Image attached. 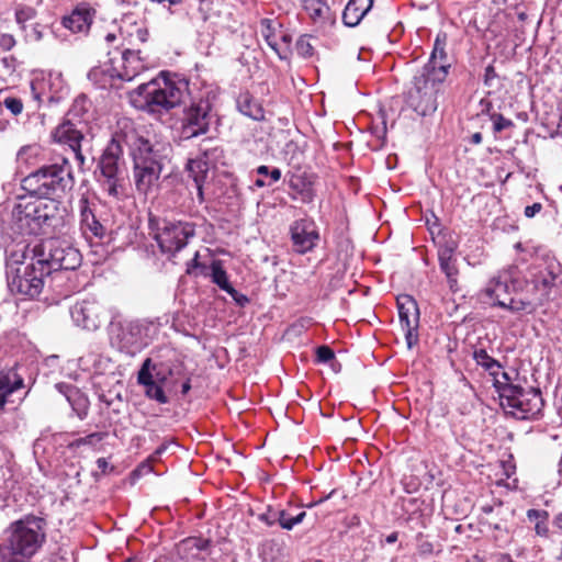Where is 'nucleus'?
Returning <instances> with one entry per match:
<instances>
[{
    "label": "nucleus",
    "mask_w": 562,
    "mask_h": 562,
    "mask_svg": "<svg viewBox=\"0 0 562 562\" xmlns=\"http://www.w3.org/2000/svg\"><path fill=\"white\" fill-rule=\"evenodd\" d=\"M126 144L133 159L135 187L138 192L146 194L158 184L170 148L138 132L132 133L126 138Z\"/></svg>",
    "instance_id": "f257e3e1"
},
{
    "label": "nucleus",
    "mask_w": 562,
    "mask_h": 562,
    "mask_svg": "<svg viewBox=\"0 0 562 562\" xmlns=\"http://www.w3.org/2000/svg\"><path fill=\"white\" fill-rule=\"evenodd\" d=\"M45 521L26 516L12 524L0 537V562H29L46 539Z\"/></svg>",
    "instance_id": "f03ea898"
},
{
    "label": "nucleus",
    "mask_w": 562,
    "mask_h": 562,
    "mask_svg": "<svg viewBox=\"0 0 562 562\" xmlns=\"http://www.w3.org/2000/svg\"><path fill=\"white\" fill-rule=\"evenodd\" d=\"M65 213L59 201H20L12 210L11 224L21 235L49 234L63 226Z\"/></svg>",
    "instance_id": "7ed1b4c3"
},
{
    "label": "nucleus",
    "mask_w": 562,
    "mask_h": 562,
    "mask_svg": "<svg viewBox=\"0 0 562 562\" xmlns=\"http://www.w3.org/2000/svg\"><path fill=\"white\" fill-rule=\"evenodd\" d=\"M74 186L72 167L65 157L31 172L21 182L22 189L30 195L44 201L61 199Z\"/></svg>",
    "instance_id": "20e7f679"
},
{
    "label": "nucleus",
    "mask_w": 562,
    "mask_h": 562,
    "mask_svg": "<svg viewBox=\"0 0 562 562\" xmlns=\"http://www.w3.org/2000/svg\"><path fill=\"white\" fill-rule=\"evenodd\" d=\"M45 268L35 262L33 254H11L5 265L8 288L12 294L35 299L44 288L48 277Z\"/></svg>",
    "instance_id": "39448f33"
},
{
    "label": "nucleus",
    "mask_w": 562,
    "mask_h": 562,
    "mask_svg": "<svg viewBox=\"0 0 562 562\" xmlns=\"http://www.w3.org/2000/svg\"><path fill=\"white\" fill-rule=\"evenodd\" d=\"M130 135L115 134L106 144L97 165V180L111 196H119L125 180V160L123 145Z\"/></svg>",
    "instance_id": "423d86ee"
},
{
    "label": "nucleus",
    "mask_w": 562,
    "mask_h": 562,
    "mask_svg": "<svg viewBox=\"0 0 562 562\" xmlns=\"http://www.w3.org/2000/svg\"><path fill=\"white\" fill-rule=\"evenodd\" d=\"M148 228L161 254L169 258L181 251L195 236V224L189 221H170L149 216Z\"/></svg>",
    "instance_id": "0eeeda50"
},
{
    "label": "nucleus",
    "mask_w": 562,
    "mask_h": 562,
    "mask_svg": "<svg viewBox=\"0 0 562 562\" xmlns=\"http://www.w3.org/2000/svg\"><path fill=\"white\" fill-rule=\"evenodd\" d=\"M86 104L87 99L85 97L76 99L63 122L53 132L54 139L68 145L79 165L85 164L81 142L89 132V120L85 117L88 112Z\"/></svg>",
    "instance_id": "6e6552de"
},
{
    "label": "nucleus",
    "mask_w": 562,
    "mask_h": 562,
    "mask_svg": "<svg viewBox=\"0 0 562 562\" xmlns=\"http://www.w3.org/2000/svg\"><path fill=\"white\" fill-rule=\"evenodd\" d=\"M31 254L45 268L47 276L58 270H75L81 265V254L66 240L49 238L35 245Z\"/></svg>",
    "instance_id": "1a4fd4ad"
},
{
    "label": "nucleus",
    "mask_w": 562,
    "mask_h": 562,
    "mask_svg": "<svg viewBox=\"0 0 562 562\" xmlns=\"http://www.w3.org/2000/svg\"><path fill=\"white\" fill-rule=\"evenodd\" d=\"M445 80V71L440 68L432 74L422 71L416 75L407 92V106L420 116L435 113L438 108L437 95Z\"/></svg>",
    "instance_id": "9d476101"
},
{
    "label": "nucleus",
    "mask_w": 562,
    "mask_h": 562,
    "mask_svg": "<svg viewBox=\"0 0 562 562\" xmlns=\"http://www.w3.org/2000/svg\"><path fill=\"white\" fill-rule=\"evenodd\" d=\"M501 390V405L507 415L524 420L536 418L542 412L544 402L539 389L505 385Z\"/></svg>",
    "instance_id": "9b49d317"
},
{
    "label": "nucleus",
    "mask_w": 562,
    "mask_h": 562,
    "mask_svg": "<svg viewBox=\"0 0 562 562\" xmlns=\"http://www.w3.org/2000/svg\"><path fill=\"white\" fill-rule=\"evenodd\" d=\"M212 121V104L206 99H200L184 108L181 117L180 135L183 139H191L206 134Z\"/></svg>",
    "instance_id": "f8f14e48"
},
{
    "label": "nucleus",
    "mask_w": 562,
    "mask_h": 562,
    "mask_svg": "<svg viewBox=\"0 0 562 562\" xmlns=\"http://www.w3.org/2000/svg\"><path fill=\"white\" fill-rule=\"evenodd\" d=\"M74 323L87 330H97L108 319L106 308L95 299H87L70 307Z\"/></svg>",
    "instance_id": "ddd939ff"
},
{
    "label": "nucleus",
    "mask_w": 562,
    "mask_h": 562,
    "mask_svg": "<svg viewBox=\"0 0 562 562\" xmlns=\"http://www.w3.org/2000/svg\"><path fill=\"white\" fill-rule=\"evenodd\" d=\"M396 303L406 344L412 349L418 342L419 307L416 300L408 294L398 295Z\"/></svg>",
    "instance_id": "4468645a"
},
{
    "label": "nucleus",
    "mask_w": 562,
    "mask_h": 562,
    "mask_svg": "<svg viewBox=\"0 0 562 562\" xmlns=\"http://www.w3.org/2000/svg\"><path fill=\"white\" fill-rule=\"evenodd\" d=\"M292 248L296 254L304 255L312 251L319 241V232L313 220L301 218L290 226Z\"/></svg>",
    "instance_id": "2eb2a0df"
},
{
    "label": "nucleus",
    "mask_w": 562,
    "mask_h": 562,
    "mask_svg": "<svg viewBox=\"0 0 562 562\" xmlns=\"http://www.w3.org/2000/svg\"><path fill=\"white\" fill-rule=\"evenodd\" d=\"M560 283H562V266L554 260L549 261L532 280L536 294L544 303L550 300L552 290Z\"/></svg>",
    "instance_id": "dca6fc26"
},
{
    "label": "nucleus",
    "mask_w": 562,
    "mask_h": 562,
    "mask_svg": "<svg viewBox=\"0 0 562 562\" xmlns=\"http://www.w3.org/2000/svg\"><path fill=\"white\" fill-rule=\"evenodd\" d=\"M142 329L138 322L119 323L115 326L112 340L121 351L134 355L142 346Z\"/></svg>",
    "instance_id": "f3484780"
},
{
    "label": "nucleus",
    "mask_w": 562,
    "mask_h": 562,
    "mask_svg": "<svg viewBox=\"0 0 562 562\" xmlns=\"http://www.w3.org/2000/svg\"><path fill=\"white\" fill-rule=\"evenodd\" d=\"M133 95L143 99L138 104L140 108L146 106L150 111L169 110L165 87H160L156 80L139 85L131 94L132 98Z\"/></svg>",
    "instance_id": "a211bd4d"
},
{
    "label": "nucleus",
    "mask_w": 562,
    "mask_h": 562,
    "mask_svg": "<svg viewBox=\"0 0 562 562\" xmlns=\"http://www.w3.org/2000/svg\"><path fill=\"white\" fill-rule=\"evenodd\" d=\"M56 390L63 394L69 405L71 406L74 413L78 416L80 420H83L88 416L90 401L88 396L81 392L76 385L69 383H57Z\"/></svg>",
    "instance_id": "6ab92c4d"
},
{
    "label": "nucleus",
    "mask_w": 562,
    "mask_h": 562,
    "mask_svg": "<svg viewBox=\"0 0 562 562\" xmlns=\"http://www.w3.org/2000/svg\"><path fill=\"white\" fill-rule=\"evenodd\" d=\"M150 358L145 359L143 362L138 374H137V382L138 384L144 386L145 395L150 398L155 400L159 404H166L168 403V397L166 396L162 385L158 384L157 381L153 380V376L150 375Z\"/></svg>",
    "instance_id": "aec40b11"
},
{
    "label": "nucleus",
    "mask_w": 562,
    "mask_h": 562,
    "mask_svg": "<svg viewBox=\"0 0 562 562\" xmlns=\"http://www.w3.org/2000/svg\"><path fill=\"white\" fill-rule=\"evenodd\" d=\"M291 189V198L300 200L302 203H312L315 199L314 182L306 173H293L288 181Z\"/></svg>",
    "instance_id": "412c9836"
},
{
    "label": "nucleus",
    "mask_w": 562,
    "mask_h": 562,
    "mask_svg": "<svg viewBox=\"0 0 562 562\" xmlns=\"http://www.w3.org/2000/svg\"><path fill=\"white\" fill-rule=\"evenodd\" d=\"M80 210V226L85 234L90 233L91 236L103 238L106 234V228L99 222L95 214L89 205L88 198L82 196L79 200Z\"/></svg>",
    "instance_id": "4be33fe9"
},
{
    "label": "nucleus",
    "mask_w": 562,
    "mask_h": 562,
    "mask_svg": "<svg viewBox=\"0 0 562 562\" xmlns=\"http://www.w3.org/2000/svg\"><path fill=\"white\" fill-rule=\"evenodd\" d=\"M122 64L121 74L119 72V80L132 81L145 68L139 52L132 49H124L119 54V60Z\"/></svg>",
    "instance_id": "5701e85b"
},
{
    "label": "nucleus",
    "mask_w": 562,
    "mask_h": 562,
    "mask_svg": "<svg viewBox=\"0 0 562 562\" xmlns=\"http://www.w3.org/2000/svg\"><path fill=\"white\" fill-rule=\"evenodd\" d=\"M23 386L24 381L14 369L0 371V409H3L7 403H13L11 396Z\"/></svg>",
    "instance_id": "b1692460"
},
{
    "label": "nucleus",
    "mask_w": 562,
    "mask_h": 562,
    "mask_svg": "<svg viewBox=\"0 0 562 562\" xmlns=\"http://www.w3.org/2000/svg\"><path fill=\"white\" fill-rule=\"evenodd\" d=\"M446 44H447V35L438 34L434 49L431 52L430 58L428 63L424 66L422 71L432 74L439 68L445 71V78L448 76V69L450 65L447 63V53H446Z\"/></svg>",
    "instance_id": "393cba45"
},
{
    "label": "nucleus",
    "mask_w": 562,
    "mask_h": 562,
    "mask_svg": "<svg viewBox=\"0 0 562 562\" xmlns=\"http://www.w3.org/2000/svg\"><path fill=\"white\" fill-rule=\"evenodd\" d=\"M88 79L99 88L105 89L108 87H115V80H119V72L116 69L109 65L108 60L99 66L92 67L88 75Z\"/></svg>",
    "instance_id": "a878e982"
},
{
    "label": "nucleus",
    "mask_w": 562,
    "mask_h": 562,
    "mask_svg": "<svg viewBox=\"0 0 562 562\" xmlns=\"http://www.w3.org/2000/svg\"><path fill=\"white\" fill-rule=\"evenodd\" d=\"M92 23V12L90 8L78 7L70 15L63 19V25L74 33L87 32Z\"/></svg>",
    "instance_id": "bb28decb"
},
{
    "label": "nucleus",
    "mask_w": 562,
    "mask_h": 562,
    "mask_svg": "<svg viewBox=\"0 0 562 562\" xmlns=\"http://www.w3.org/2000/svg\"><path fill=\"white\" fill-rule=\"evenodd\" d=\"M372 5L373 0H349L342 12V22L347 26H357Z\"/></svg>",
    "instance_id": "cd10ccee"
},
{
    "label": "nucleus",
    "mask_w": 562,
    "mask_h": 562,
    "mask_svg": "<svg viewBox=\"0 0 562 562\" xmlns=\"http://www.w3.org/2000/svg\"><path fill=\"white\" fill-rule=\"evenodd\" d=\"M514 290L515 285L513 282L507 279L494 278L486 285L484 293L494 300V305L499 306V302H508V297H513L512 293Z\"/></svg>",
    "instance_id": "c85d7f7f"
},
{
    "label": "nucleus",
    "mask_w": 562,
    "mask_h": 562,
    "mask_svg": "<svg viewBox=\"0 0 562 562\" xmlns=\"http://www.w3.org/2000/svg\"><path fill=\"white\" fill-rule=\"evenodd\" d=\"M238 111L255 121L265 119V111L260 102H258L248 91H243L236 99Z\"/></svg>",
    "instance_id": "c756f323"
},
{
    "label": "nucleus",
    "mask_w": 562,
    "mask_h": 562,
    "mask_svg": "<svg viewBox=\"0 0 562 562\" xmlns=\"http://www.w3.org/2000/svg\"><path fill=\"white\" fill-rule=\"evenodd\" d=\"M224 157L223 148L217 144V140L214 138H204L199 145V156L198 158L202 160V162L210 168V166H215L220 162Z\"/></svg>",
    "instance_id": "7c9ffc66"
},
{
    "label": "nucleus",
    "mask_w": 562,
    "mask_h": 562,
    "mask_svg": "<svg viewBox=\"0 0 562 562\" xmlns=\"http://www.w3.org/2000/svg\"><path fill=\"white\" fill-rule=\"evenodd\" d=\"M543 304L544 302L536 294L533 297H508V302H499V307L508 310L512 313L525 312L532 314Z\"/></svg>",
    "instance_id": "2f4dec72"
},
{
    "label": "nucleus",
    "mask_w": 562,
    "mask_h": 562,
    "mask_svg": "<svg viewBox=\"0 0 562 562\" xmlns=\"http://www.w3.org/2000/svg\"><path fill=\"white\" fill-rule=\"evenodd\" d=\"M473 359L477 366L486 370L493 378H496V375L499 373V370L503 368L502 364L496 359L491 357L483 348L474 350Z\"/></svg>",
    "instance_id": "473e14b6"
},
{
    "label": "nucleus",
    "mask_w": 562,
    "mask_h": 562,
    "mask_svg": "<svg viewBox=\"0 0 562 562\" xmlns=\"http://www.w3.org/2000/svg\"><path fill=\"white\" fill-rule=\"evenodd\" d=\"M527 518L529 521L535 522V532L537 536L540 537H548L549 536V527H548V520H549V513L544 509H528L527 510Z\"/></svg>",
    "instance_id": "72a5a7b5"
},
{
    "label": "nucleus",
    "mask_w": 562,
    "mask_h": 562,
    "mask_svg": "<svg viewBox=\"0 0 562 562\" xmlns=\"http://www.w3.org/2000/svg\"><path fill=\"white\" fill-rule=\"evenodd\" d=\"M440 270L445 273L447 278L448 285L452 292H457L458 289V276L459 269L457 267V259L453 258H443L439 259Z\"/></svg>",
    "instance_id": "f704fd0d"
},
{
    "label": "nucleus",
    "mask_w": 562,
    "mask_h": 562,
    "mask_svg": "<svg viewBox=\"0 0 562 562\" xmlns=\"http://www.w3.org/2000/svg\"><path fill=\"white\" fill-rule=\"evenodd\" d=\"M211 277L212 282L215 283L221 290L229 291L232 284L228 281V277L226 271L224 270L222 262L220 260H215L211 265Z\"/></svg>",
    "instance_id": "c9c22d12"
},
{
    "label": "nucleus",
    "mask_w": 562,
    "mask_h": 562,
    "mask_svg": "<svg viewBox=\"0 0 562 562\" xmlns=\"http://www.w3.org/2000/svg\"><path fill=\"white\" fill-rule=\"evenodd\" d=\"M108 437L106 431H97L91 432L85 437L77 438L72 440L69 445V449H77L81 446H89L91 448H95L103 439Z\"/></svg>",
    "instance_id": "e433bc0d"
},
{
    "label": "nucleus",
    "mask_w": 562,
    "mask_h": 562,
    "mask_svg": "<svg viewBox=\"0 0 562 562\" xmlns=\"http://www.w3.org/2000/svg\"><path fill=\"white\" fill-rule=\"evenodd\" d=\"M312 19L323 18L328 10L324 0H299Z\"/></svg>",
    "instance_id": "4c0bfd02"
},
{
    "label": "nucleus",
    "mask_w": 562,
    "mask_h": 562,
    "mask_svg": "<svg viewBox=\"0 0 562 562\" xmlns=\"http://www.w3.org/2000/svg\"><path fill=\"white\" fill-rule=\"evenodd\" d=\"M164 87L168 100L169 109H172L181 103L183 91L178 88L173 82L164 80Z\"/></svg>",
    "instance_id": "58836bf2"
},
{
    "label": "nucleus",
    "mask_w": 562,
    "mask_h": 562,
    "mask_svg": "<svg viewBox=\"0 0 562 562\" xmlns=\"http://www.w3.org/2000/svg\"><path fill=\"white\" fill-rule=\"evenodd\" d=\"M310 35H302L295 43V50L299 56L303 58H310L314 55V47L311 43Z\"/></svg>",
    "instance_id": "ea45409f"
},
{
    "label": "nucleus",
    "mask_w": 562,
    "mask_h": 562,
    "mask_svg": "<svg viewBox=\"0 0 562 562\" xmlns=\"http://www.w3.org/2000/svg\"><path fill=\"white\" fill-rule=\"evenodd\" d=\"M457 248L458 244L453 238H445L442 241L439 243L438 260L443 258H453Z\"/></svg>",
    "instance_id": "a19ab883"
},
{
    "label": "nucleus",
    "mask_w": 562,
    "mask_h": 562,
    "mask_svg": "<svg viewBox=\"0 0 562 562\" xmlns=\"http://www.w3.org/2000/svg\"><path fill=\"white\" fill-rule=\"evenodd\" d=\"M316 361L318 363H330V366H340V363L337 362L335 358V352L333 351V349L326 345L316 348Z\"/></svg>",
    "instance_id": "79ce46f5"
},
{
    "label": "nucleus",
    "mask_w": 562,
    "mask_h": 562,
    "mask_svg": "<svg viewBox=\"0 0 562 562\" xmlns=\"http://www.w3.org/2000/svg\"><path fill=\"white\" fill-rule=\"evenodd\" d=\"M187 170L189 172V176L195 182V177L199 175L200 171H201V176H203V180H205L209 168L202 162L201 159H199L196 157L194 159L189 160V162L187 165Z\"/></svg>",
    "instance_id": "37998d69"
},
{
    "label": "nucleus",
    "mask_w": 562,
    "mask_h": 562,
    "mask_svg": "<svg viewBox=\"0 0 562 562\" xmlns=\"http://www.w3.org/2000/svg\"><path fill=\"white\" fill-rule=\"evenodd\" d=\"M40 147L37 145H26L23 146L16 155L18 161L24 164H31L32 159H35L40 154Z\"/></svg>",
    "instance_id": "c03bdc74"
},
{
    "label": "nucleus",
    "mask_w": 562,
    "mask_h": 562,
    "mask_svg": "<svg viewBox=\"0 0 562 562\" xmlns=\"http://www.w3.org/2000/svg\"><path fill=\"white\" fill-rule=\"evenodd\" d=\"M36 16V10L29 5H20L15 10V21L18 24L24 29L25 22L34 19Z\"/></svg>",
    "instance_id": "a18cd8bd"
},
{
    "label": "nucleus",
    "mask_w": 562,
    "mask_h": 562,
    "mask_svg": "<svg viewBox=\"0 0 562 562\" xmlns=\"http://www.w3.org/2000/svg\"><path fill=\"white\" fill-rule=\"evenodd\" d=\"M490 119L493 121V132L495 134H498L502 131L514 126V122L509 119H506L501 113L493 112L490 114Z\"/></svg>",
    "instance_id": "49530a36"
},
{
    "label": "nucleus",
    "mask_w": 562,
    "mask_h": 562,
    "mask_svg": "<svg viewBox=\"0 0 562 562\" xmlns=\"http://www.w3.org/2000/svg\"><path fill=\"white\" fill-rule=\"evenodd\" d=\"M483 82L484 86L491 89H498L501 87L498 75L493 65H488L485 68Z\"/></svg>",
    "instance_id": "de8ad7c7"
},
{
    "label": "nucleus",
    "mask_w": 562,
    "mask_h": 562,
    "mask_svg": "<svg viewBox=\"0 0 562 562\" xmlns=\"http://www.w3.org/2000/svg\"><path fill=\"white\" fill-rule=\"evenodd\" d=\"M279 508H274L272 506H268L266 512L258 515V519L265 522L267 526H273L278 524L279 519Z\"/></svg>",
    "instance_id": "09e8293b"
},
{
    "label": "nucleus",
    "mask_w": 562,
    "mask_h": 562,
    "mask_svg": "<svg viewBox=\"0 0 562 562\" xmlns=\"http://www.w3.org/2000/svg\"><path fill=\"white\" fill-rule=\"evenodd\" d=\"M150 375L153 376L154 381H157L158 384L162 385L167 379L168 375L171 373L170 370H162L158 364L154 363L150 360Z\"/></svg>",
    "instance_id": "8fccbe9b"
},
{
    "label": "nucleus",
    "mask_w": 562,
    "mask_h": 562,
    "mask_svg": "<svg viewBox=\"0 0 562 562\" xmlns=\"http://www.w3.org/2000/svg\"><path fill=\"white\" fill-rule=\"evenodd\" d=\"M278 524L282 529L292 530L295 527L293 514L288 509H280Z\"/></svg>",
    "instance_id": "3c124183"
},
{
    "label": "nucleus",
    "mask_w": 562,
    "mask_h": 562,
    "mask_svg": "<svg viewBox=\"0 0 562 562\" xmlns=\"http://www.w3.org/2000/svg\"><path fill=\"white\" fill-rule=\"evenodd\" d=\"M3 105L13 114L19 115L22 113L23 103L19 98L9 97L3 100Z\"/></svg>",
    "instance_id": "603ef678"
},
{
    "label": "nucleus",
    "mask_w": 562,
    "mask_h": 562,
    "mask_svg": "<svg viewBox=\"0 0 562 562\" xmlns=\"http://www.w3.org/2000/svg\"><path fill=\"white\" fill-rule=\"evenodd\" d=\"M257 173L260 176H269L271 183L278 182L281 179V170L279 168L270 169L268 166H259L257 168Z\"/></svg>",
    "instance_id": "864d4df0"
},
{
    "label": "nucleus",
    "mask_w": 562,
    "mask_h": 562,
    "mask_svg": "<svg viewBox=\"0 0 562 562\" xmlns=\"http://www.w3.org/2000/svg\"><path fill=\"white\" fill-rule=\"evenodd\" d=\"M505 385H515L513 382H512V376L509 375V373L505 372V371H499L498 375H496V378H494V386L495 389L497 390L498 394L501 395V389Z\"/></svg>",
    "instance_id": "5fc2aeb1"
},
{
    "label": "nucleus",
    "mask_w": 562,
    "mask_h": 562,
    "mask_svg": "<svg viewBox=\"0 0 562 562\" xmlns=\"http://www.w3.org/2000/svg\"><path fill=\"white\" fill-rule=\"evenodd\" d=\"M186 543L189 544L190 547L196 548L199 551H205L210 548L211 540L204 539V538H199V537H193V538L187 539Z\"/></svg>",
    "instance_id": "6e6d98bb"
},
{
    "label": "nucleus",
    "mask_w": 562,
    "mask_h": 562,
    "mask_svg": "<svg viewBox=\"0 0 562 562\" xmlns=\"http://www.w3.org/2000/svg\"><path fill=\"white\" fill-rule=\"evenodd\" d=\"M226 293H228L234 302L240 307H244L249 303L248 296L239 293L233 285L231 286L229 291H226Z\"/></svg>",
    "instance_id": "4d7b16f0"
},
{
    "label": "nucleus",
    "mask_w": 562,
    "mask_h": 562,
    "mask_svg": "<svg viewBox=\"0 0 562 562\" xmlns=\"http://www.w3.org/2000/svg\"><path fill=\"white\" fill-rule=\"evenodd\" d=\"M262 26H265V29L262 30V35L266 38L267 44L273 50L278 52V49H277V42L273 40V36L271 34L270 21L269 20H263L262 21Z\"/></svg>",
    "instance_id": "13d9d810"
},
{
    "label": "nucleus",
    "mask_w": 562,
    "mask_h": 562,
    "mask_svg": "<svg viewBox=\"0 0 562 562\" xmlns=\"http://www.w3.org/2000/svg\"><path fill=\"white\" fill-rule=\"evenodd\" d=\"M16 44V41L11 34H0V48L4 52L11 50Z\"/></svg>",
    "instance_id": "bf43d9fd"
},
{
    "label": "nucleus",
    "mask_w": 562,
    "mask_h": 562,
    "mask_svg": "<svg viewBox=\"0 0 562 562\" xmlns=\"http://www.w3.org/2000/svg\"><path fill=\"white\" fill-rule=\"evenodd\" d=\"M173 442L171 440L164 441L148 458V461L156 462L168 450Z\"/></svg>",
    "instance_id": "052dcab7"
},
{
    "label": "nucleus",
    "mask_w": 562,
    "mask_h": 562,
    "mask_svg": "<svg viewBox=\"0 0 562 562\" xmlns=\"http://www.w3.org/2000/svg\"><path fill=\"white\" fill-rule=\"evenodd\" d=\"M119 54H120V50L115 49L114 52H108V56H109V59H108V63L109 65H111L112 67H114L116 69V72H122L121 69H122V64L119 60Z\"/></svg>",
    "instance_id": "680f3d73"
},
{
    "label": "nucleus",
    "mask_w": 562,
    "mask_h": 562,
    "mask_svg": "<svg viewBox=\"0 0 562 562\" xmlns=\"http://www.w3.org/2000/svg\"><path fill=\"white\" fill-rule=\"evenodd\" d=\"M2 65L4 66L7 74L11 75L16 69V58L14 56L3 57L1 59Z\"/></svg>",
    "instance_id": "e2e57ef3"
},
{
    "label": "nucleus",
    "mask_w": 562,
    "mask_h": 562,
    "mask_svg": "<svg viewBox=\"0 0 562 562\" xmlns=\"http://www.w3.org/2000/svg\"><path fill=\"white\" fill-rule=\"evenodd\" d=\"M480 112L477 113V115L482 114V115H488L492 114V109H493V104L492 102L486 99V98H483L481 99L480 103Z\"/></svg>",
    "instance_id": "0e129e2a"
},
{
    "label": "nucleus",
    "mask_w": 562,
    "mask_h": 562,
    "mask_svg": "<svg viewBox=\"0 0 562 562\" xmlns=\"http://www.w3.org/2000/svg\"><path fill=\"white\" fill-rule=\"evenodd\" d=\"M542 209L541 203H533L525 207L524 214L526 217H533Z\"/></svg>",
    "instance_id": "69168bd1"
},
{
    "label": "nucleus",
    "mask_w": 562,
    "mask_h": 562,
    "mask_svg": "<svg viewBox=\"0 0 562 562\" xmlns=\"http://www.w3.org/2000/svg\"><path fill=\"white\" fill-rule=\"evenodd\" d=\"M432 550H434L432 543L427 540H423L418 543V552L420 554H424V555L431 554Z\"/></svg>",
    "instance_id": "338daca9"
},
{
    "label": "nucleus",
    "mask_w": 562,
    "mask_h": 562,
    "mask_svg": "<svg viewBox=\"0 0 562 562\" xmlns=\"http://www.w3.org/2000/svg\"><path fill=\"white\" fill-rule=\"evenodd\" d=\"M33 41L40 42L43 38V27L40 24H34L29 35Z\"/></svg>",
    "instance_id": "774afa93"
}]
</instances>
